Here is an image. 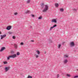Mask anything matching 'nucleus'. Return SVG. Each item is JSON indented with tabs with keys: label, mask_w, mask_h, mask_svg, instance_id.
Segmentation results:
<instances>
[{
	"label": "nucleus",
	"mask_w": 78,
	"mask_h": 78,
	"mask_svg": "<svg viewBox=\"0 0 78 78\" xmlns=\"http://www.w3.org/2000/svg\"><path fill=\"white\" fill-rule=\"evenodd\" d=\"M16 57H17V55H16V54L9 55L8 57H7V60H9L11 58H16Z\"/></svg>",
	"instance_id": "1"
},
{
	"label": "nucleus",
	"mask_w": 78,
	"mask_h": 78,
	"mask_svg": "<svg viewBox=\"0 0 78 78\" xmlns=\"http://www.w3.org/2000/svg\"><path fill=\"white\" fill-rule=\"evenodd\" d=\"M48 7L47 5H46L45 6V7L43 10H42V12H46V11H47L48 10Z\"/></svg>",
	"instance_id": "2"
},
{
	"label": "nucleus",
	"mask_w": 78,
	"mask_h": 78,
	"mask_svg": "<svg viewBox=\"0 0 78 78\" xmlns=\"http://www.w3.org/2000/svg\"><path fill=\"white\" fill-rule=\"evenodd\" d=\"M69 45L71 47H73L75 46V43H74V42H70L69 44Z\"/></svg>",
	"instance_id": "3"
},
{
	"label": "nucleus",
	"mask_w": 78,
	"mask_h": 78,
	"mask_svg": "<svg viewBox=\"0 0 78 78\" xmlns=\"http://www.w3.org/2000/svg\"><path fill=\"white\" fill-rule=\"evenodd\" d=\"M57 19H53L51 20L52 22H54V23H56L57 22Z\"/></svg>",
	"instance_id": "4"
},
{
	"label": "nucleus",
	"mask_w": 78,
	"mask_h": 78,
	"mask_svg": "<svg viewBox=\"0 0 78 78\" xmlns=\"http://www.w3.org/2000/svg\"><path fill=\"white\" fill-rule=\"evenodd\" d=\"M6 34H4L3 35H1V39H3V38H4V37H6Z\"/></svg>",
	"instance_id": "5"
},
{
	"label": "nucleus",
	"mask_w": 78,
	"mask_h": 78,
	"mask_svg": "<svg viewBox=\"0 0 78 78\" xmlns=\"http://www.w3.org/2000/svg\"><path fill=\"white\" fill-rule=\"evenodd\" d=\"M9 69H10V68H9V67H5V72H8V71L9 70Z\"/></svg>",
	"instance_id": "6"
},
{
	"label": "nucleus",
	"mask_w": 78,
	"mask_h": 78,
	"mask_svg": "<svg viewBox=\"0 0 78 78\" xmlns=\"http://www.w3.org/2000/svg\"><path fill=\"white\" fill-rule=\"evenodd\" d=\"M57 25H54L53 27H51L50 28V31H51V30H52L53 28H55V27H57Z\"/></svg>",
	"instance_id": "7"
},
{
	"label": "nucleus",
	"mask_w": 78,
	"mask_h": 78,
	"mask_svg": "<svg viewBox=\"0 0 78 78\" xmlns=\"http://www.w3.org/2000/svg\"><path fill=\"white\" fill-rule=\"evenodd\" d=\"M11 28V26H9L7 27V30H9Z\"/></svg>",
	"instance_id": "8"
},
{
	"label": "nucleus",
	"mask_w": 78,
	"mask_h": 78,
	"mask_svg": "<svg viewBox=\"0 0 78 78\" xmlns=\"http://www.w3.org/2000/svg\"><path fill=\"white\" fill-rule=\"evenodd\" d=\"M5 49V47H2V48L0 50V51H3Z\"/></svg>",
	"instance_id": "9"
},
{
	"label": "nucleus",
	"mask_w": 78,
	"mask_h": 78,
	"mask_svg": "<svg viewBox=\"0 0 78 78\" xmlns=\"http://www.w3.org/2000/svg\"><path fill=\"white\" fill-rule=\"evenodd\" d=\"M68 62V61L67 59H65L64 61L63 62L64 64H66V63Z\"/></svg>",
	"instance_id": "10"
},
{
	"label": "nucleus",
	"mask_w": 78,
	"mask_h": 78,
	"mask_svg": "<svg viewBox=\"0 0 78 78\" xmlns=\"http://www.w3.org/2000/svg\"><path fill=\"white\" fill-rule=\"evenodd\" d=\"M59 11L60 12H63L64 11V9L63 8H60L59 9Z\"/></svg>",
	"instance_id": "11"
},
{
	"label": "nucleus",
	"mask_w": 78,
	"mask_h": 78,
	"mask_svg": "<svg viewBox=\"0 0 78 78\" xmlns=\"http://www.w3.org/2000/svg\"><path fill=\"white\" fill-rule=\"evenodd\" d=\"M55 7H58V6H59V4H58V3H56L55 4Z\"/></svg>",
	"instance_id": "12"
},
{
	"label": "nucleus",
	"mask_w": 78,
	"mask_h": 78,
	"mask_svg": "<svg viewBox=\"0 0 78 78\" xmlns=\"http://www.w3.org/2000/svg\"><path fill=\"white\" fill-rule=\"evenodd\" d=\"M44 3L41 4V8H44Z\"/></svg>",
	"instance_id": "13"
},
{
	"label": "nucleus",
	"mask_w": 78,
	"mask_h": 78,
	"mask_svg": "<svg viewBox=\"0 0 78 78\" xmlns=\"http://www.w3.org/2000/svg\"><path fill=\"white\" fill-rule=\"evenodd\" d=\"M14 46L15 48H17V47H18V46H17V45L16 44H15L14 45Z\"/></svg>",
	"instance_id": "14"
},
{
	"label": "nucleus",
	"mask_w": 78,
	"mask_h": 78,
	"mask_svg": "<svg viewBox=\"0 0 78 78\" xmlns=\"http://www.w3.org/2000/svg\"><path fill=\"white\" fill-rule=\"evenodd\" d=\"M66 76H67L68 77H70V76H71V75L69 74H67Z\"/></svg>",
	"instance_id": "15"
},
{
	"label": "nucleus",
	"mask_w": 78,
	"mask_h": 78,
	"mask_svg": "<svg viewBox=\"0 0 78 78\" xmlns=\"http://www.w3.org/2000/svg\"><path fill=\"white\" fill-rule=\"evenodd\" d=\"M36 52H37V54H38V55H40V51H36Z\"/></svg>",
	"instance_id": "16"
},
{
	"label": "nucleus",
	"mask_w": 78,
	"mask_h": 78,
	"mask_svg": "<svg viewBox=\"0 0 78 78\" xmlns=\"http://www.w3.org/2000/svg\"><path fill=\"white\" fill-rule=\"evenodd\" d=\"M35 56L36 58H37L38 57H39V55H35Z\"/></svg>",
	"instance_id": "17"
},
{
	"label": "nucleus",
	"mask_w": 78,
	"mask_h": 78,
	"mask_svg": "<svg viewBox=\"0 0 78 78\" xmlns=\"http://www.w3.org/2000/svg\"><path fill=\"white\" fill-rule=\"evenodd\" d=\"M16 55H17V56H19V55H20V52H17V53H16Z\"/></svg>",
	"instance_id": "18"
},
{
	"label": "nucleus",
	"mask_w": 78,
	"mask_h": 78,
	"mask_svg": "<svg viewBox=\"0 0 78 78\" xmlns=\"http://www.w3.org/2000/svg\"><path fill=\"white\" fill-rule=\"evenodd\" d=\"M8 33L9 34H12V32H8Z\"/></svg>",
	"instance_id": "19"
},
{
	"label": "nucleus",
	"mask_w": 78,
	"mask_h": 78,
	"mask_svg": "<svg viewBox=\"0 0 78 78\" xmlns=\"http://www.w3.org/2000/svg\"><path fill=\"white\" fill-rule=\"evenodd\" d=\"M64 57L65 58H68V57H69V55H64Z\"/></svg>",
	"instance_id": "20"
},
{
	"label": "nucleus",
	"mask_w": 78,
	"mask_h": 78,
	"mask_svg": "<svg viewBox=\"0 0 78 78\" xmlns=\"http://www.w3.org/2000/svg\"><path fill=\"white\" fill-rule=\"evenodd\" d=\"M61 46V44H59L58 46V48H60Z\"/></svg>",
	"instance_id": "21"
},
{
	"label": "nucleus",
	"mask_w": 78,
	"mask_h": 78,
	"mask_svg": "<svg viewBox=\"0 0 78 78\" xmlns=\"http://www.w3.org/2000/svg\"><path fill=\"white\" fill-rule=\"evenodd\" d=\"M73 78H78V76L77 75V76H74L73 77Z\"/></svg>",
	"instance_id": "22"
},
{
	"label": "nucleus",
	"mask_w": 78,
	"mask_h": 78,
	"mask_svg": "<svg viewBox=\"0 0 78 78\" xmlns=\"http://www.w3.org/2000/svg\"><path fill=\"white\" fill-rule=\"evenodd\" d=\"M27 3H29L30 2V0H28L27 1Z\"/></svg>",
	"instance_id": "23"
},
{
	"label": "nucleus",
	"mask_w": 78,
	"mask_h": 78,
	"mask_svg": "<svg viewBox=\"0 0 78 78\" xmlns=\"http://www.w3.org/2000/svg\"><path fill=\"white\" fill-rule=\"evenodd\" d=\"M3 63L4 64H8V62H4Z\"/></svg>",
	"instance_id": "24"
},
{
	"label": "nucleus",
	"mask_w": 78,
	"mask_h": 78,
	"mask_svg": "<svg viewBox=\"0 0 78 78\" xmlns=\"http://www.w3.org/2000/svg\"><path fill=\"white\" fill-rule=\"evenodd\" d=\"M20 44L21 45H24V44L23 42H21L20 43Z\"/></svg>",
	"instance_id": "25"
},
{
	"label": "nucleus",
	"mask_w": 78,
	"mask_h": 78,
	"mask_svg": "<svg viewBox=\"0 0 78 78\" xmlns=\"http://www.w3.org/2000/svg\"><path fill=\"white\" fill-rule=\"evenodd\" d=\"M27 78H32V76H28Z\"/></svg>",
	"instance_id": "26"
},
{
	"label": "nucleus",
	"mask_w": 78,
	"mask_h": 78,
	"mask_svg": "<svg viewBox=\"0 0 78 78\" xmlns=\"http://www.w3.org/2000/svg\"><path fill=\"white\" fill-rule=\"evenodd\" d=\"M12 38L13 39H16V36H12Z\"/></svg>",
	"instance_id": "27"
},
{
	"label": "nucleus",
	"mask_w": 78,
	"mask_h": 78,
	"mask_svg": "<svg viewBox=\"0 0 78 78\" xmlns=\"http://www.w3.org/2000/svg\"><path fill=\"white\" fill-rule=\"evenodd\" d=\"M42 19V16H40L38 18V19Z\"/></svg>",
	"instance_id": "28"
},
{
	"label": "nucleus",
	"mask_w": 78,
	"mask_h": 78,
	"mask_svg": "<svg viewBox=\"0 0 78 78\" xmlns=\"http://www.w3.org/2000/svg\"><path fill=\"white\" fill-rule=\"evenodd\" d=\"M17 13L16 12L14 13V15L16 16V15H17Z\"/></svg>",
	"instance_id": "29"
},
{
	"label": "nucleus",
	"mask_w": 78,
	"mask_h": 78,
	"mask_svg": "<svg viewBox=\"0 0 78 78\" xmlns=\"http://www.w3.org/2000/svg\"><path fill=\"white\" fill-rule=\"evenodd\" d=\"M31 16L33 17H34V15H31Z\"/></svg>",
	"instance_id": "30"
},
{
	"label": "nucleus",
	"mask_w": 78,
	"mask_h": 78,
	"mask_svg": "<svg viewBox=\"0 0 78 78\" xmlns=\"http://www.w3.org/2000/svg\"><path fill=\"white\" fill-rule=\"evenodd\" d=\"M59 74H58L57 75V78H59Z\"/></svg>",
	"instance_id": "31"
},
{
	"label": "nucleus",
	"mask_w": 78,
	"mask_h": 78,
	"mask_svg": "<svg viewBox=\"0 0 78 78\" xmlns=\"http://www.w3.org/2000/svg\"><path fill=\"white\" fill-rule=\"evenodd\" d=\"M31 42H34V40H32L31 41Z\"/></svg>",
	"instance_id": "32"
},
{
	"label": "nucleus",
	"mask_w": 78,
	"mask_h": 78,
	"mask_svg": "<svg viewBox=\"0 0 78 78\" xmlns=\"http://www.w3.org/2000/svg\"><path fill=\"white\" fill-rule=\"evenodd\" d=\"M46 51H44V54H46Z\"/></svg>",
	"instance_id": "33"
},
{
	"label": "nucleus",
	"mask_w": 78,
	"mask_h": 78,
	"mask_svg": "<svg viewBox=\"0 0 78 78\" xmlns=\"http://www.w3.org/2000/svg\"><path fill=\"white\" fill-rule=\"evenodd\" d=\"M27 12H29V11H28Z\"/></svg>",
	"instance_id": "34"
},
{
	"label": "nucleus",
	"mask_w": 78,
	"mask_h": 78,
	"mask_svg": "<svg viewBox=\"0 0 78 78\" xmlns=\"http://www.w3.org/2000/svg\"><path fill=\"white\" fill-rule=\"evenodd\" d=\"M1 32L0 31V34H1Z\"/></svg>",
	"instance_id": "35"
},
{
	"label": "nucleus",
	"mask_w": 78,
	"mask_h": 78,
	"mask_svg": "<svg viewBox=\"0 0 78 78\" xmlns=\"http://www.w3.org/2000/svg\"><path fill=\"white\" fill-rule=\"evenodd\" d=\"M1 67V66H0V67Z\"/></svg>",
	"instance_id": "36"
}]
</instances>
